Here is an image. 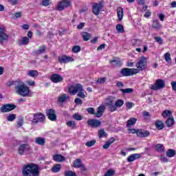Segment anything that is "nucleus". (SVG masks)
Listing matches in <instances>:
<instances>
[{"label": "nucleus", "instance_id": "f257e3e1", "mask_svg": "<svg viewBox=\"0 0 176 176\" xmlns=\"http://www.w3.org/2000/svg\"><path fill=\"white\" fill-rule=\"evenodd\" d=\"M22 175L39 176V166L34 163L23 165L22 168Z\"/></svg>", "mask_w": 176, "mask_h": 176}, {"label": "nucleus", "instance_id": "f03ea898", "mask_svg": "<svg viewBox=\"0 0 176 176\" xmlns=\"http://www.w3.org/2000/svg\"><path fill=\"white\" fill-rule=\"evenodd\" d=\"M15 90L16 94L22 97H27L30 94V88L21 80L15 82Z\"/></svg>", "mask_w": 176, "mask_h": 176}, {"label": "nucleus", "instance_id": "7ed1b4c3", "mask_svg": "<svg viewBox=\"0 0 176 176\" xmlns=\"http://www.w3.org/2000/svg\"><path fill=\"white\" fill-rule=\"evenodd\" d=\"M146 65H148V60L144 56H141L135 64V67L138 71H144V69H146Z\"/></svg>", "mask_w": 176, "mask_h": 176}, {"label": "nucleus", "instance_id": "20e7f679", "mask_svg": "<svg viewBox=\"0 0 176 176\" xmlns=\"http://www.w3.org/2000/svg\"><path fill=\"white\" fill-rule=\"evenodd\" d=\"M140 71L135 68H124L120 71L122 76H133L135 74H138Z\"/></svg>", "mask_w": 176, "mask_h": 176}, {"label": "nucleus", "instance_id": "39448f33", "mask_svg": "<svg viewBox=\"0 0 176 176\" xmlns=\"http://www.w3.org/2000/svg\"><path fill=\"white\" fill-rule=\"evenodd\" d=\"M72 6V3H71V1L62 0L58 2L57 10L61 12L62 10H64V9H67V8H69V6Z\"/></svg>", "mask_w": 176, "mask_h": 176}, {"label": "nucleus", "instance_id": "423d86ee", "mask_svg": "<svg viewBox=\"0 0 176 176\" xmlns=\"http://www.w3.org/2000/svg\"><path fill=\"white\" fill-rule=\"evenodd\" d=\"M104 8V1H101L99 3H94L92 6V12L95 16H98L101 10Z\"/></svg>", "mask_w": 176, "mask_h": 176}, {"label": "nucleus", "instance_id": "0eeeda50", "mask_svg": "<svg viewBox=\"0 0 176 176\" xmlns=\"http://www.w3.org/2000/svg\"><path fill=\"white\" fill-rule=\"evenodd\" d=\"M82 87L83 86H82V84H76V85L70 86L68 89V91L71 96H75L76 93L81 91Z\"/></svg>", "mask_w": 176, "mask_h": 176}, {"label": "nucleus", "instance_id": "6e6552de", "mask_svg": "<svg viewBox=\"0 0 176 176\" xmlns=\"http://www.w3.org/2000/svg\"><path fill=\"white\" fill-rule=\"evenodd\" d=\"M166 87V82L164 80L157 79L155 81V85L151 87V90H160V89H164Z\"/></svg>", "mask_w": 176, "mask_h": 176}, {"label": "nucleus", "instance_id": "1a4fd4ad", "mask_svg": "<svg viewBox=\"0 0 176 176\" xmlns=\"http://www.w3.org/2000/svg\"><path fill=\"white\" fill-rule=\"evenodd\" d=\"M46 114L48 119L52 122H56V120H57V116L56 115V111L53 109H47Z\"/></svg>", "mask_w": 176, "mask_h": 176}, {"label": "nucleus", "instance_id": "9d476101", "mask_svg": "<svg viewBox=\"0 0 176 176\" xmlns=\"http://www.w3.org/2000/svg\"><path fill=\"white\" fill-rule=\"evenodd\" d=\"M13 109H16V105L12 104H4L0 108V111L3 113L10 112V111H13Z\"/></svg>", "mask_w": 176, "mask_h": 176}, {"label": "nucleus", "instance_id": "9b49d317", "mask_svg": "<svg viewBox=\"0 0 176 176\" xmlns=\"http://www.w3.org/2000/svg\"><path fill=\"white\" fill-rule=\"evenodd\" d=\"M30 146L28 144H21L18 148L19 155H23L24 153H29Z\"/></svg>", "mask_w": 176, "mask_h": 176}, {"label": "nucleus", "instance_id": "f8f14e48", "mask_svg": "<svg viewBox=\"0 0 176 176\" xmlns=\"http://www.w3.org/2000/svg\"><path fill=\"white\" fill-rule=\"evenodd\" d=\"M58 60L59 63H60V64H67V63H70V61H74V58H72L71 56L63 55L62 56H59L58 58Z\"/></svg>", "mask_w": 176, "mask_h": 176}, {"label": "nucleus", "instance_id": "ddd939ff", "mask_svg": "<svg viewBox=\"0 0 176 176\" xmlns=\"http://www.w3.org/2000/svg\"><path fill=\"white\" fill-rule=\"evenodd\" d=\"M136 134L138 137H140V138H146V137H149V135H151V132L144 129H138Z\"/></svg>", "mask_w": 176, "mask_h": 176}, {"label": "nucleus", "instance_id": "4468645a", "mask_svg": "<svg viewBox=\"0 0 176 176\" xmlns=\"http://www.w3.org/2000/svg\"><path fill=\"white\" fill-rule=\"evenodd\" d=\"M87 124L89 127L92 128L100 127V126H101V121L96 119H91L87 121Z\"/></svg>", "mask_w": 176, "mask_h": 176}, {"label": "nucleus", "instance_id": "2eb2a0df", "mask_svg": "<svg viewBox=\"0 0 176 176\" xmlns=\"http://www.w3.org/2000/svg\"><path fill=\"white\" fill-rule=\"evenodd\" d=\"M43 114L41 113H38L34 115L33 120H32V123L36 124V123H39V122H43Z\"/></svg>", "mask_w": 176, "mask_h": 176}, {"label": "nucleus", "instance_id": "dca6fc26", "mask_svg": "<svg viewBox=\"0 0 176 176\" xmlns=\"http://www.w3.org/2000/svg\"><path fill=\"white\" fill-rule=\"evenodd\" d=\"M50 80L52 82H53V83H60V82H63V78L59 74H54L51 76Z\"/></svg>", "mask_w": 176, "mask_h": 176}, {"label": "nucleus", "instance_id": "f3484780", "mask_svg": "<svg viewBox=\"0 0 176 176\" xmlns=\"http://www.w3.org/2000/svg\"><path fill=\"white\" fill-rule=\"evenodd\" d=\"M53 160L56 163H63V162H65V157L61 154H56L53 156Z\"/></svg>", "mask_w": 176, "mask_h": 176}, {"label": "nucleus", "instance_id": "a211bd4d", "mask_svg": "<svg viewBox=\"0 0 176 176\" xmlns=\"http://www.w3.org/2000/svg\"><path fill=\"white\" fill-rule=\"evenodd\" d=\"M109 63L114 68H116V67H120L123 64L122 63V60L119 58H113V60H111Z\"/></svg>", "mask_w": 176, "mask_h": 176}, {"label": "nucleus", "instance_id": "6ab92c4d", "mask_svg": "<svg viewBox=\"0 0 176 176\" xmlns=\"http://www.w3.org/2000/svg\"><path fill=\"white\" fill-rule=\"evenodd\" d=\"M140 157H141V154L140 153L132 154L128 157L127 162L131 163V162H134L135 160H137V159H140Z\"/></svg>", "mask_w": 176, "mask_h": 176}, {"label": "nucleus", "instance_id": "aec40b11", "mask_svg": "<svg viewBox=\"0 0 176 176\" xmlns=\"http://www.w3.org/2000/svg\"><path fill=\"white\" fill-rule=\"evenodd\" d=\"M104 111H105V107L103 105H100L97 109V112L96 113V118H101L104 113Z\"/></svg>", "mask_w": 176, "mask_h": 176}, {"label": "nucleus", "instance_id": "412c9836", "mask_svg": "<svg viewBox=\"0 0 176 176\" xmlns=\"http://www.w3.org/2000/svg\"><path fill=\"white\" fill-rule=\"evenodd\" d=\"M117 16H118V21H122V20H123L124 13H123V8L122 7H119L117 9Z\"/></svg>", "mask_w": 176, "mask_h": 176}, {"label": "nucleus", "instance_id": "4be33fe9", "mask_svg": "<svg viewBox=\"0 0 176 176\" xmlns=\"http://www.w3.org/2000/svg\"><path fill=\"white\" fill-rule=\"evenodd\" d=\"M28 76H30L31 78H38V71L36 70H29L26 72Z\"/></svg>", "mask_w": 176, "mask_h": 176}, {"label": "nucleus", "instance_id": "5701e85b", "mask_svg": "<svg viewBox=\"0 0 176 176\" xmlns=\"http://www.w3.org/2000/svg\"><path fill=\"white\" fill-rule=\"evenodd\" d=\"M69 98V96H67L65 94H63L62 96L58 98V102H60V104H63V102H65Z\"/></svg>", "mask_w": 176, "mask_h": 176}, {"label": "nucleus", "instance_id": "b1692460", "mask_svg": "<svg viewBox=\"0 0 176 176\" xmlns=\"http://www.w3.org/2000/svg\"><path fill=\"white\" fill-rule=\"evenodd\" d=\"M30 43V38L27 36H24L21 38V40L19 41V45L21 46V45H28Z\"/></svg>", "mask_w": 176, "mask_h": 176}, {"label": "nucleus", "instance_id": "393cba45", "mask_svg": "<svg viewBox=\"0 0 176 176\" xmlns=\"http://www.w3.org/2000/svg\"><path fill=\"white\" fill-rule=\"evenodd\" d=\"M60 170H61V164H56L52 166L51 168L52 173H58L60 172Z\"/></svg>", "mask_w": 176, "mask_h": 176}, {"label": "nucleus", "instance_id": "a878e982", "mask_svg": "<svg viewBox=\"0 0 176 176\" xmlns=\"http://www.w3.org/2000/svg\"><path fill=\"white\" fill-rule=\"evenodd\" d=\"M9 39V36L6 33H3L0 34V45H3V41H8Z\"/></svg>", "mask_w": 176, "mask_h": 176}, {"label": "nucleus", "instance_id": "bb28decb", "mask_svg": "<svg viewBox=\"0 0 176 176\" xmlns=\"http://www.w3.org/2000/svg\"><path fill=\"white\" fill-rule=\"evenodd\" d=\"M174 123H175V121L174 120L173 117H170L166 122L167 127H173V126H174Z\"/></svg>", "mask_w": 176, "mask_h": 176}, {"label": "nucleus", "instance_id": "cd10ccee", "mask_svg": "<svg viewBox=\"0 0 176 176\" xmlns=\"http://www.w3.org/2000/svg\"><path fill=\"white\" fill-rule=\"evenodd\" d=\"M82 36L83 41H85V42H87V41H89L90 38H91V34H90L87 32H83L82 33Z\"/></svg>", "mask_w": 176, "mask_h": 176}, {"label": "nucleus", "instance_id": "c85d7f7f", "mask_svg": "<svg viewBox=\"0 0 176 176\" xmlns=\"http://www.w3.org/2000/svg\"><path fill=\"white\" fill-rule=\"evenodd\" d=\"M81 165H82V160L79 158L76 159L73 162V167H74V168H79V167H80Z\"/></svg>", "mask_w": 176, "mask_h": 176}, {"label": "nucleus", "instance_id": "c756f323", "mask_svg": "<svg viewBox=\"0 0 176 176\" xmlns=\"http://www.w3.org/2000/svg\"><path fill=\"white\" fill-rule=\"evenodd\" d=\"M137 123V118H131L126 122V126L129 127V126H134Z\"/></svg>", "mask_w": 176, "mask_h": 176}, {"label": "nucleus", "instance_id": "7c9ffc66", "mask_svg": "<svg viewBox=\"0 0 176 176\" xmlns=\"http://www.w3.org/2000/svg\"><path fill=\"white\" fill-rule=\"evenodd\" d=\"M155 126L158 130H163V129H164V124H163V122L157 120L155 122Z\"/></svg>", "mask_w": 176, "mask_h": 176}, {"label": "nucleus", "instance_id": "2f4dec72", "mask_svg": "<svg viewBox=\"0 0 176 176\" xmlns=\"http://www.w3.org/2000/svg\"><path fill=\"white\" fill-rule=\"evenodd\" d=\"M155 149L157 152H164V146L162 144H157L155 145Z\"/></svg>", "mask_w": 176, "mask_h": 176}, {"label": "nucleus", "instance_id": "473e14b6", "mask_svg": "<svg viewBox=\"0 0 176 176\" xmlns=\"http://www.w3.org/2000/svg\"><path fill=\"white\" fill-rule=\"evenodd\" d=\"M166 156L168 157H174L175 156V150L169 149L166 151Z\"/></svg>", "mask_w": 176, "mask_h": 176}, {"label": "nucleus", "instance_id": "72a5a7b5", "mask_svg": "<svg viewBox=\"0 0 176 176\" xmlns=\"http://www.w3.org/2000/svg\"><path fill=\"white\" fill-rule=\"evenodd\" d=\"M35 142L37 145H45V139L42 138H36Z\"/></svg>", "mask_w": 176, "mask_h": 176}, {"label": "nucleus", "instance_id": "f704fd0d", "mask_svg": "<svg viewBox=\"0 0 176 176\" xmlns=\"http://www.w3.org/2000/svg\"><path fill=\"white\" fill-rule=\"evenodd\" d=\"M161 28L162 25H160V23H159L158 21H153V28H154V30H160Z\"/></svg>", "mask_w": 176, "mask_h": 176}, {"label": "nucleus", "instance_id": "c9c22d12", "mask_svg": "<svg viewBox=\"0 0 176 176\" xmlns=\"http://www.w3.org/2000/svg\"><path fill=\"white\" fill-rule=\"evenodd\" d=\"M173 115V113L170 110H165L162 113L163 118H168Z\"/></svg>", "mask_w": 176, "mask_h": 176}, {"label": "nucleus", "instance_id": "e433bc0d", "mask_svg": "<svg viewBox=\"0 0 176 176\" xmlns=\"http://www.w3.org/2000/svg\"><path fill=\"white\" fill-rule=\"evenodd\" d=\"M123 104H124V101H123L122 99L118 100L115 102L116 108H120L121 107H123Z\"/></svg>", "mask_w": 176, "mask_h": 176}, {"label": "nucleus", "instance_id": "4c0bfd02", "mask_svg": "<svg viewBox=\"0 0 176 176\" xmlns=\"http://www.w3.org/2000/svg\"><path fill=\"white\" fill-rule=\"evenodd\" d=\"M116 29L117 30L118 32H120V34H123V32H124V28L121 24H118L116 26Z\"/></svg>", "mask_w": 176, "mask_h": 176}, {"label": "nucleus", "instance_id": "58836bf2", "mask_svg": "<svg viewBox=\"0 0 176 176\" xmlns=\"http://www.w3.org/2000/svg\"><path fill=\"white\" fill-rule=\"evenodd\" d=\"M120 91H122L123 94H131L133 93V88L121 89Z\"/></svg>", "mask_w": 176, "mask_h": 176}, {"label": "nucleus", "instance_id": "ea45409f", "mask_svg": "<svg viewBox=\"0 0 176 176\" xmlns=\"http://www.w3.org/2000/svg\"><path fill=\"white\" fill-rule=\"evenodd\" d=\"M77 96L80 97V98H85L86 95H85V89H83V87H82L81 91H78V93L77 94Z\"/></svg>", "mask_w": 176, "mask_h": 176}, {"label": "nucleus", "instance_id": "a19ab883", "mask_svg": "<svg viewBox=\"0 0 176 176\" xmlns=\"http://www.w3.org/2000/svg\"><path fill=\"white\" fill-rule=\"evenodd\" d=\"M65 176H78L76 173L72 170H65L64 173Z\"/></svg>", "mask_w": 176, "mask_h": 176}, {"label": "nucleus", "instance_id": "79ce46f5", "mask_svg": "<svg viewBox=\"0 0 176 176\" xmlns=\"http://www.w3.org/2000/svg\"><path fill=\"white\" fill-rule=\"evenodd\" d=\"M115 175V170L109 169L104 175V176H114Z\"/></svg>", "mask_w": 176, "mask_h": 176}, {"label": "nucleus", "instance_id": "37998d69", "mask_svg": "<svg viewBox=\"0 0 176 176\" xmlns=\"http://www.w3.org/2000/svg\"><path fill=\"white\" fill-rule=\"evenodd\" d=\"M108 107H109V111H110V112H115V111H118L116 104H115L114 103L111 104V105H109Z\"/></svg>", "mask_w": 176, "mask_h": 176}, {"label": "nucleus", "instance_id": "c03bdc74", "mask_svg": "<svg viewBox=\"0 0 176 176\" xmlns=\"http://www.w3.org/2000/svg\"><path fill=\"white\" fill-rule=\"evenodd\" d=\"M45 52V46L43 45L39 47V49L36 51L34 52V54H41V53H43Z\"/></svg>", "mask_w": 176, "mask_h": 176}, {"label": "nucleus", "instance_id": "a18cd8bd", "mask_svg": "<svg viewBox=\"0 0 176 176\" xmlns=\"http://www.w3.org/2000/svg\"><path fill=\"white\" fill-rule=\"evenodd\" d=\"M96 142H97V141H96V140H92L91 141L87 142L85 143L86 146H88V148H90L91 146H94V145L96 144Z\"/></svg>", "mask_w": 176, "mask_h": 176}, {"label": "nucleus", "instance_id": "49530a36", "mask_svg": "<svg viewBox=\"0 0 176 176\" xmlns=\"http://www.w3.org/2000/svg\"><path fill=\"white\" fill-rule=\"evenodd\" d=\"M98 134H99V138H102L107 137V135H108V134H107L105 133L104 129H100V131H98Z\"/></svg>", "mask_w": 176, "mask_h": 176}, {"label": "nucleus", "instance_id": "de8ad7c7", "mask_svg": "<svg viewBox=\"0 0 176 176\" xmlns=\"http://www.w3.org/2000/svg\"><path fill=\"white\" fill-rule=\"evenodd\" d=\"M6 119L8 122H13L16 119V114H10Z\"/></svg>", "mask_w": 176, "mask_h": 176}, {"label": "nucleus", "instance_id": "09e8293b", "mask_svg": "<svg viewBox=\"0 0 176 176\" xmlns=\"http://www.w3.org/2000/svg\"><path fill=\"white\" fill-rule=\"evenodd\" d=\"M164 58L165 61H166L167 63H171V55L170 54V53H166L164 54Z\"/></svg>", "mask_w": 176, "mask_h": 176}, {"label": "nucleus", "instance_id": "8fccbe9b", "mask_svg": "<svg viewBox=\"0 0 176 176\" xmlns=\"http://www.w3.org/2000/svg\"><path fill=\"white\" fill-rule=\"evenodd\" d=\"M104 82H107V78L103 77V78H98L96 81V83L98 85H104Z\"/></svg>", "mask_w": 176, "mask_h": 176}, {"label": "nucleus", "instance_id": "3c124183", "mask_svg": "<svg viewBox=\"0 0 176 176\" xmlns=\"http://www.w3.org/2000/svg\"><path fill=\"white\" fill-rule=\"evenodd\" d=\"M112 104H113V99H112V98H109L106 99V102H105L106 107L112 105Z\"/></svg>", "mask_w": 176, "mask_h": 176}, {"label": "nucleus", "instance_id": "603ef678", "mask_svg": "<svg viewBox=\"0 0 176 176\" xmlns=\"http://www.w3.org/2000/svg\"><path fill=\"white\" fill-rule=\"evenodd\" d=\"M73 118L75 120H82V119H83V117H82V116H80L79 113H74L73 115Z\"/></svg>", "mask_w": 176, "mask_h": 176}, {"label": "nucleus", "instance_id": "864d4df0", "mask_svg": "<svg viewBox=\"0 0 176 176\" xmlns=\"http://www.w3.org/2000/svg\"><path fill=\"white\" fill-rule=\"evenodd\" d=\"M87 112H88L89 115H96V109L93 107L87 108Z\"/></svg>", "mask_w": 176, "mask_h": 176}, {"label": "nucleus", "instance_id": "5fc2aeb1", "mask_svg": "<svg viewBox=\"0 0 176 176\" xmlns=\"http://www.w3.org/2000/svg\"><path fill=\"white\" fill-rule=\"evenodd\" d=\"M73 53H79L80 52V46L79 45H75L72 48Z\"/></svg>", "mask_w": 176, "mask_h": 176}, {"label": "nucleus", "instance_id": "6e6d98bb", "mask_svg": "<svg viewBox=\"0 0 176 176\" xmlns=\"http://www.w3.org/2000/svg\"><path fill=\"white\" fill-rule=\"evenodd\" d=\"M140 39H137V38H134L133 40H132V45L133 46H140Z\"/></svg>", "mask_w": 176, "mask_h": 176}, {"label": "nucleus", "instance_id": "4d7b16f0", "mask_svg": "<svg viewBox=\"0 0 176 176\" xmlns=\"http://www.w3.org/2000/svg\"><path fill=\"white\" fill-rule=\"evenodd\" d=\"M67 124L68 127H72V129H74L76 126V123H75L74 121H69Z\"/></svg>", "mask_w": 176, "mask_h": 176}, {"label": "nucleus", "instance_id": "13d9d810", "mask_svg": "<svg viewBox=\"0 0 176 176\" xmlns=\"http://www.w3.org/2000/svg\"><path fill=\"white\" fill-rule=\"evenodd\" d=\"M155 41L159 43V45H163V39L160 36H155L154 38Z\"/></svg>", "mask_w": 176, "mask_h": 176}, {"label": "nucleus", "instance_id": "bf43d9fd", "mask_svg": "<svg viewBox=\"0 0 176 176\" xmlns=\"http://www.w3.org/2000/svg\"><path fill=\"white\" fill-rule=\"evenodd\" d=\"M74 102H75V104H76V105H82V104H83V102L82 101V99H80L79 98H76L74 100Z\"/></svg>", "mask_w": 176, "mask_h": 176}, {"label": "nucleus", "instance_id": "052dcab7", "mask_svg": "<svg viewBox=\"0 0 176 176\" xmlns=\"http://www.w3.org/2000/svg\"><path fill=\"white\" fill-rule=\"evenodd\" d=\"M133 106H134V103L131 102H126V108H128V109H131V108H133Z\"/></svg>", "mask_w": 176, "mask_h": 176}, {"label": "nucleus", "instance_id": "680f3d73", "mask_svg": "<svg viewBox=\"0 0 176 176\" xmlns=\"http://www.w3.org/2000/svg\"><path fill=\"white\" fill-rule=\"evenodd\" d=\"M23 118H20L18 122H17V125H18V127H21V126H23Z\"/></svg>", "mask_w": 176, "mask_h": 176}, {"label": "nucleus", "instance_id": "e2e57ef3", "mask_svg": "<svg viewBox=\"0 0 176 176\" xmlns=\"http://www.w3.org/2000/svg\"><path fill=\"white\" fill-rule=\"evenodd\" d=\"M111 146V143L109 142H106L105 144L103 145L102 148L103 149H108Z\"/></svg>", "mask_w": 176, "mask_h": 176}, {"label": "nucleus", "instance_id": "0e129e2a", "mask_svg": "<svg viewBox=\"0 0 176 176\" xmlns=\"http://www.w3.org/2000/svg\"><path fill=\"white\" fill-rule=\"evenodd\" d=\"M2 34H6V29L3 26H0V35Z\"/></svg>", "mask_w": 176, "mask_h": 176}, {"label": "nucleus", "instance_id": "69168bd1", "mask_svg": "<svg viewBox=\"0 0 176 176\" xmlns=\"http://www.w3.org/2000/svg\"><path fill=\"white\" fill-rule=\"evenodd\" d=\"M8 2L11 3V5L14 6L19 3V0H8Z\"/></svg>", "mask_w": 176, "mask_h": 176}, {"label": "nucleus", "instance_id": "338daca9", "mask_svg": "<svg viewBox=\"0 0 176 176\" xmlns=\"http://www.w3.org/2000/svg\"><path fill=\"white\" fill-rule=\"evenodd\" d=\"M26 83L29 86H35V81H34V80H27Z\"/></svg>", "mask_w": 176, "mask_h": 176}, {"label": "nucleus", "instance_id": "774afa93", "mask_svg": "<svg viewBox=\"0 0 176 176\" xmlns=\"http://www.w3.org/2000/svg\"><path fill=\"white\" fill-rule=\"evenodd\" d=\"M172 89L174 91H176V82L173 81L171 82Z\"/></svg>", "mask_w": 176, "mask_h": 176}]
</instances>
